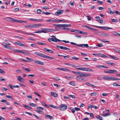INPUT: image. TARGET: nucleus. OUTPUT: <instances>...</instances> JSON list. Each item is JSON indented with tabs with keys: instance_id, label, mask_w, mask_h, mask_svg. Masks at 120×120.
<instances>
[{
	"instance_id": "f257e3e1",
	"label": "nucleus",
	"mask_w": 120,
	"mask_h": 120,
	"mask_svg": "<svg viewBox=\"0 0 120 120\" xmlns=\"http://www.w3.org/2000/svg\"><path fill=\"white\" fill-rule=\"evenodd\" d=\"M87 76V75H72L70 76H65L64 77L68 79L74 78L76 79L77 80L81 81L85 80V79H84L83 77H86Z\"/></svg>"
},
{
	"instance_id": "f03ea898",
	"label": "nucleus",
	"mask_w": 120,
	"mask_h": 120,
	"mask_svg": "<svg viewBox=\"0 0 120 120\" xmlns=\"http://www.w3.org/2000/svg\"><path fill=\"white\" fill-rule=\"evenodd\" d=\"M102 78L104 80H118L120 79L117 78L109 77L107 76H103L102 77Z\"/></svg>"
},
{
	"instance_id": "7ed1b4c3",
	"label": "nucleus",
	"mask_w": 120,
	"mask_h": 120,
	"mask_svg": "<svg viewBox=\"0 0 120 120\" xmlns=\"http://www.w3.org/2000/svg\"><path fill=\"white\" fill-rule=\"evenodd\" d=\"M70 43L71 44L73 45H77V46H79L83 48H84L85 47L87 48L88 47V45L87 44H77L76 43H74L73 42H71Z\"/></svg>"
},
{
	"instance_id": "20e7f679",
	"label": "nucleus",
	"mask_w": 120,
	"mask_h": 120,
	"mask_svg": "<svg viewBox=\"0 0 120 120\" xmlns=\"http://www.w3.org/2000/svg\"><path fill=\"white\" fill-rule=\"evenodd\" d=\"M14 44L15 45H17L20 46H23L24 47H27V46L26 45L23 44L19 41L15 42Z\"/></svg>"
},
{
	"instance_id": "39448f33",
	"label": "nucleus",
	"mask_w": 120,
	"mask_h": 120,
	"mask_svg": "<svg viewBox=\"0 0 120 120\" xmlns=\"http://www.w3.org/2000/svg\"><path fill=\"white\" fill-rule=\"evenodd\" d=\"M67 108V106L65 104L61 105L60 107V109L62 111H64Z\"/></svg>"
},
{
	"instance_id": "423d86ee",
	"label": "nucleus",
	"mask_w": 120,
	"mask_h": 120,
	"mask_svg": "<svg viewBox=\"0 0 120 120\" xmlns=\"http://www.w3.org/2000/svg\"><path fill=\"white\" fill-rule=\"evenodd\" d=\"M95 26L98 28L101 29H102L105 30H108L109 29H112L111 28L105 26Z\"/></svg>"
},
{
	"instance_id": "0eeeda50",
	"label": "nucleus",
	"mask_w": 120,
	"mask_h": 120,
	"mask_svg": "<svg viewBox=\"0 0 120 120\" xmlns=\"http://www.w3.org/2000/svg\"><path fill=\"white\" fill-rule=\"evenodd\" d=\"M56 46L57 48L60 49H62L67 50H70V49L67 47H65L58 45H56Z\"/></svg>"
},
{
	"instance_id": "6e6552de",
	"label": "nucleus",
	"mask_w": 120,
	"mask_h": 120,
	"mask_svg": "<svg viewBox=\"0 0 120 120\" xmlns=\"http://www.w3.org/2000/svg\"><path fill=\"white\" fill-rule=\"evenodd\" d=\"M48 40L49 41H53L55 42H57V41L60 42L61 40L58 39L57 38H55V39L53 38H50L48 39Z\"/></svg>"
},
{
	"instance_id": "1a4fd4ad",
	"label": "nucleus",
	"mask_w": 120,
	"mask_h": 120,
	"mask_svg": "<svg viewBox=\"0 0 120 120\" xmlns=\"http://www.w3.org/2000/svg\"><path fill=\"white\" fill-rule=\"evenodd\" d=\"M22 53L24 54V55H28L30 54V52L27 50H22Z\"/></svg>"
},
{
	"instance_id": "9d476101",
	"label": "nucleus",
	"mask_w": 120,
	"mask_h": 120,
	"mask_svg": "<svg viewBox=\"0 0 120 120\" xmlns=\"http://www.w3.org/2000/svg\"><path fill=\"white\" fill-rule=\"evenodd\" d=\"M63 11L62 10H58L55 13V14L56 15H58L63 13Z\"/></svg>"
},
{
	"instance_id": "9b49d317",
	"label": "nucleus",
	"mask_w": 120,
	"mask_h": 120,
	"mask_svg": "<svg viewBox=\"0 0 120 120\" xmlns=\"http://www.w3.org/2000/svg\"><path fill=\"white\" fill-rule=\"evenodd\" d=\"M34 62L39 65H44V62L37 60H34Z\"/></svg>"
},
{
	"instance_id": "f8f14e48",
	"label": "nucleus",
	"mask_w": 120,
	"mask_h": 120,
	"mask_svg": "<svg viewBox=\"0 0 120 120\" xmlns=\"http://www.w3.org/2000/svg\"><path fill=\"white\" fill-rule=\"evenodd\" d=\"M72 72L74 73V74L76 75H90L89 74H83L81 72H78L77 71H72Z\"/></svg>"
},
{
	"instance_id": "ddd939ff",
	"label": "nucleus",
	"mask_w": 120,
	"mask_h": 120,
	"mask_svg": "<svg viewBox=\"0 0 120 120\" xmlns=\"http://www.w3.org/2000/svg\"><path fill=\"white\" fill-rule=\"evenodd\" d=\"M56 69L59 70L66 71H70L69 69L65 68H57Z\"/></svg>"
},
{
	"instance_id": "4468645a",
	"label": "nucleus",
	"mask_w": 120,
	"mask_h": 120,
	"mask_svg": "<svg viewBox=\"0 0 120 120\" xmlns=\"http://www.w3.org/2000/svg\"><path fill=\"white\" fill-rule=\"evenodd\" d=\"M34 54L36 55H38L41 57H44L45 54L39 52H35Z\"/></svg>"
},
{
	"instance_id": "2eb2a0df",
	"label": "nucleus",
	"mask_w": 120,
	"mask_h": 120,
	"mask_svg": "<svg viewBox=\"0 0 120 120\" xmlns=\"http://www.w3.org/2000/svg\"><path fill=\"white\" fill-rule=\"evenodd\" d=\"M17 78L18 80L20 82H23L24 81V79L22 78L20 76H17Z\"/></svg>"
},
{
	"instance_id": "dca6fc26",
	"label": "nucleus",
	"mask_w": 120,
	"mask_h": 120,
	"mask_svg": "<svg viewBox=\"0 0 120 120\" xmlns=\"http://www.w3.org/2000/svg\"><path fill=\"white\" fill-rule=\"evenodd\" d=\"M33 25V28H35L37 27H40L41 24H32Z\"/></svg>"
},
{
	"instance_id": "f3484780",
	"label": "nucleus",
	"mask_w": 120,
	"mask_h": 120,
	"mask_svg": "<svg viewBox=\"0 0 120 120\" xmlns=\"http://www.w3.org/2000/svg\"><path fill=\"white\" fill-rule=\"evenodd\" d=\"M53 19H47L46 20V22H56L57 21V20L56 19H55L54 20H53Z\"/></svg>"
},
{
	"instance_id": "a211bd4d",
	"label": "nucleus",
	"mask_w": 120,
	"mask_h": 120,
	"mask_svg": "<svg viewBox=\"0 0 120 120\" xmlns=\"http://www.w3.org/2000/svg\"><path fill=\"white\" fill-rule=\"evenodd\" d=\"M51 95L53 97H56L58 96L57 94L55 92H51Z\"/></svg>"
},
{
	"instance_id": "6ab92c4d",
	"label": "nucleus",
	"mask_w": 120,
	"mask_h": 120,
	"mask_svg": "<svg viewBox=\"0 0 120 120\" xmlns=\"http://www.w3.org/2000/svg\"><path fill=\"white\" fill-rule=\"evenodd\" d=\"M92 70L90 68H83L82 71H91Z\"/></svg>"
},
{
	"instance_id": "aec40b11",
	"label": "nucleus",
	"mask_w": 120,
	"mask_h": 120,
	"mask_svg": "<svg viewBox=\"0 0 120 120\" xmlns=\"http://www.w3.org/2000/svg\"><path fill=\"white\" fill-rule=\"evenodd\" d=\"M109 73H112L113 74L117 73V71L115 70H109Z\"/></svg>"
},
{
	"instance_id": "412c9836",
	"label": "nucleus",
	"mask_w": 120,
	"mask_h": 120,
	"mask_svg": "<svg viewBox=\"0 0 120 120\" xmlns=\"http://www.w3.org/2000/svg\"><path fill=\"white\" fill-rule=\"evenodd\" d=\"M44 58H46L48 59H50V60H52L53 59V58L52 57H50L46 55H45L44 57Z\"/></svg>"
},
{
	"instance_id": "4be33fe9",
	"label": "nucleus",
	"mask_w": 120,
	"mask_h": 120,
	"mask_svg": "<svg viewBox=\"0 0 120 120\" xmlns=\"http://www.w3.org/2000/svg\"><path fill=\"white\" fill-rule=\"evenodd\" d=\"M22 33L26 34H28L29 35H32L34 36L35 34H32L30 33H27L26 32H22Z\"/></svg>"
},
{
	"instance_id": "5701e85b",
	"label": "nucleus",
	"mask_w": 120,
	"mask_h": 120,
	"mask_svg": "<svg viewBox=\"0 0 120 120\" xmlns=\"http://www.w3.org/2000/svg\"><path fill=\"white\" fill-rule=\"evenodd\" d=\"M25 27L26 28H33L32 24L26 25L25 26Z\"/></svg>"
},
{
	"instance_id": "b1692460",
	"label": "nucleus",
	"mask_w": 120,
	"mask_h": 120,
	"mask_svg": "<svg viewBox=\"0 0 120 120\" xmlns=\"http://www.w3.org/2000/svg\"><path fill=\"white\" fill-rule=\"evenodd\" d=\"M45 117L46 119L47 118H46V117H47L50 119H53V117L52 116L49 115H46L45 116Z\"/></svg>"
},
{
	"instance_id": "393cba45",
	"label": "nucleus",
	"mask_w": 120,
	"mask_h": 120,
	"mask_svg": "<svg viewBox=\"0 0 120 120\" xmlns=\"http://www.w3.org/2000/svg\"><path fill=\"white\" fill-rule=\"evenodd\" d=\"M90 30H94V31H96V32H94V34H98V30L95 29L94 28H92V27H91Z\"/></svg>"
},
{
	"instance_id": "a878e982",
	"label": "nucleus",
	"mask_w": 120,
	"mask_h": 120,
	"mask_svg": "<svg viewBox=\"0 0 120 120\" xmlns=\"http://www.w3.org/2000/svg\"><path fill=\"white\" fill-rule=\"evenodd\" d=\"M98 55L100 57H103L104 58H107V57L103 54L99 53L98 54Z\"/></svg>"
},
{
	"instance_id": "bb28decb",
	"label": "nucleus",
	"mask_w": 120,
	"mask_h": 120,
	"mask_svg": "<svg viewBox=\"0 0 120 120\" xmlns=\"http://www.w3.org/2000/svg\"><path fill=\"white\" fill-rule=\"evenodd\" d=\"M69 83L70 85H71L72 86H75V83L73 81L70 82Z\"/></svg>"
},
{
	"instance_id": "cd10ccee",
	"label": "nucleus",
	"mask_w": 120,
	"mask_h": 120,
	"mask_svg": "<svg viewBox=\"0 0 120 120\" xmlns=\"http://www.w3.org/2000/svg\"><path fill=\"white\" fill-rule=\"evenodd\" d=\"M22 105L24 107L27 108L30 110L32 109V108L31 107L28 105L24 104H23Z\"/></svg>"
},
{
	"instance_id": "c85d7f7f",
	"label": "nucleus",
	"mask_w": 120,
	"mask_h": 120,
	"mask_svg": "<svg viewBox=\"0 0 120 120\" xmlns=\"http://www.w3.org/2000/svg\"><path fill=\"white\" fill-rule=\"evenodd\" d=\"M2 45L4 46V47L7 48H9L8 47V45L6 43L3 42L2 44Z\"/></svg>"
},
{
	"instance_id": "c756f323",
	"label": "nucleus",
	"mask_w": 120,
	"mask_h": 120,
	"mask_svg": "<svg viewBox=\"0 0 120 120\" xmlns=\"http://www.w3.org/2000/svg\"><path fill=\"white\" fill-rule=\"evenodd\" d=\"M29 105L31 106L34 107H36L37 105L36 104L33 103H29Z\"/></svg>"
},
{
	"instance_id": "7c9ffc66",
	"label": "nucleus",
	"mask_w": 120,
	"mask_h": 120,
	"mask_svg": "<svg viewBox=\"0 0 120 120\" xmlns=\"http://www.w3.org/2000/svg\"><path fill=\"white\" fill-rule=\"evenodd\" d=\"M35 111L37 112H38V113L39 114H42L43 113V112L42 111L40 110H39L36 109L35 110Z\"/></svg>"
},
{
	"instance_id": "2f4dec72",
	"label": "nucleus",
	"mask_w": 120,
	"mask_h": 120,
	"mask_svg": "<svg viewBox=\"0 0 120 120\" xmlns=\"http://www.w3.org/2000/svg\"><path fill=\"white\" fill-rule=\"evenodd\" d=\"M10 21H13V22H17L18 21V20H16V19H13L12 18H11L10 19Z\"/></svg>"
},
{
	"instance_id": "473e14b6",
	"label": "nucleus",
	"mask_w": 120,
	"mask_h": 120,
	"mask_svg": "<svg viewBox=\"0 0 120 120\" xmlns=\"http://www.w3.org/2000/svg\"><path fill=\"white\" fill-rule=\"evenodd\" d=\"M109 56L112 58L113 59L116 60H117L119 59V58L118 57H116L114 56H112L111 55H110Z\"/></svg>"
},
{
	"instance_id": "72a5a7b5",
	"label": "nucleus",
	"mask_w": 120,
	"mask_h": 120,
	"mask_svg": "<svg viewBox=\"0 0 120 120\" xmlns=\"http://www.w3.org/2000/svg\"><path fill=\"white\" fill-rule=\"evenodd\" d=\"M26 59L28 60V62L29 61H34L32 58H30L28 57H26Z\"/></svg>"
},
{
	"instance_id": "f704fd0d",
	"label": "nucleus",
	"mask_w": 120,
	"mask_h": 120,
	"mask_svg": "<svg viewBox=\"0 0 120 120\" xmlns=\"http://www.w3.org/2000/svg\"><path fill=\"white\" fill-rule=\"evenodd\" d=\"M106 64L109 65H111L113 66H115V64L113 63L108 62L106 63Z\"/></svg>"
},
{
	"instance_id": "c9c22d12",
	"label": "nucleus",
	"mask_w": 120,
	"mask_h": 120,
	"mask_svg": "<svg viewBox=\"0 0 120 120\" xmlns=\"http://www.w3.org/2000/svg\"><path fill=\"white\" fill-rule=\"evenodd\" d=\"M43 29V30H42V31L44 32H43V33H47V28H44V29Z\"/></svg>"
},
{
	"instance_id": "e433bc0d",
	"label": "nucleus",
	"mask_w": 120,
	"mask_h": 120,
	"mask_svg": "<svg viewBox=\"0 0 120 120\" xmlns=\"http://www.w3.org/2000/svg\"><path fill=\"white\" fill-rule=\"evenodd\" d=\"M54 30L53 29H47V32H53L54 31Z\"/></svg>"
},
{
	"instance_id": "4c0bfd02",
	"label": "nucleus",
	"mask_w": 120,
	"mask_h": 120,
	"mask_svg": "<svg viewBox=\"0 0 120 120\" xmlns=\"http://www.w3.org/2000/svg\"><path fill=\"white\" fill-rule=\"evenodd\" d=\"M31 46L33 48H35L37 47V46L35 44H31Z\"/></svg>"
},
{
	"instance_id": "58836bf2",
	"label": "nucleus",
	"mask_w": 120,
	"mask_h": 120,
	"mask_svg": "<svg viewBox=\"0 0 120 120\" xmlns=\"http://www.w3.org/2000/svg\"><path fill=\"white\" fill-rule=\"evenodd\" d=\"M108 10L109 11H110L109 12V13L110 14H113L114 13V12L111 11V9L110 8H108Z\"/></svg>"
},
{
	"instance_id": "ea45409f",
	"label": "nucleus",
	"mask_w": 120,
	"mask_h": 120,
	"mask_svg": "<svg viewBox=\"0 0 120 120\" xmlns=\"http://www.w3.org/2000/svg\"><path fill=\"white\" fill-rule=\"evenodd\" d=\"M49 106L51 107L52 108H54L56 109L57 108V107L56 106H55L53 105H49Z\"/></svg>"
},
{
	"instance_id": "a19ab883",
	"label": "nucleus",
	"mask_w": 120,
	"mask_h": 120,
	"mask_svg": "<svg viewBox=\"0 0 120 120\" xmlns=\"http://www.w3.org/2000/svg\"><path fill=\"white\" fill-rule=\"evenodd\" d=\"M100 41L106 43V42H109V41H106L104 39H103L102 40H100Z\"/></svg>"
},
{
	"instance_id": "79ce46f5",
	"label": "nucleus",
	"mask_w": 120,
	"mask_h": 120,
	"mask_svg": "<svg viewBox=\"0 0 120 120\" xmlns=\"http://www.w3.org/2000/svg\"><path fill=\"white\" fill-rule=\"evenodd\" d=\"M96 118L98 119H99L100 120H102V118L99 116H97Z\"/></svg>"
},
{
	"instance_id": "37998d69",
	"label": "nucleus",
	"mask_w": 120,
	"mask_h": 120,
	"mask_svg": "<svg viewBox=\"0 0 120 120\" xmlns=\"http://www.w3.org/2000/svg\"><path fill=\"white\" fill-rule=\"evenodd\" d=\"M0 73H2V74H4L5 73V72L3 70L0 69Z\"/></svg>"
},
{
	"instance_id": "c03bdc74",
	"label": "nucleus",
	"mask_w": 120,
	"mask_h": 120,
	"mask_svg": "<svg viewBox=\"0 0 120 120\" xmlns=\"http://www.w3.org/2000/svg\"><path fill=\"white\" fill-rule=\"evenodd\" d=\"M41 104L43 105H45V107H48L47 106V105L43 101H41Z\"/></svg>"
},
{
	"instance_id": "a18cd8bd",
	"label": "nucleus",
	"mask_w": 120,
	"mask_h": 120,
	"mask_svg": "<svg viewBox=\"0 0 120 120\" xmlns=\"http://www.w3.org/2000/svg\"><path fill=\"white\" fill-rule=\"evenodd\" d=\"M42 13L46 15H48L50 14L51 13H50L49 12H45L44 11H42Z\"/></svg>"
},
{
	"instance_id": "49530a36",
	"label": "nucleus",
	"mask_w": 120,
	"mask_h": 120,
	"mask_svg": "<svg viewBox=\"0 0 120 120\" xmlns=\"http://www.w3.org/2000/svg\"><path fill=\"white\" fill-rule=\"evenodd\" d=\"M33 115L37 119H41L40 117H38L35 114H33Z\"/></svg>"
},
{
	"instance_id": "de8ad7c7",
	"label": "nucleus",
	"mask_w": 120,
	"mask_h": 120,
	"mask_svg": "<svg viewBox=\"0 0 120 120\" xmlns=\"http://www.w3.org/2000/svg\"><path fill=\"white\" fill-rule=\"evenodd\" d=\"M71 58L72 59L75 60H77L79 59V58H77L75 56L72 57Z\"/></svg>"
},
{
	"instance_id": "09e8293b",
	"label": "nucleus",
	"mask_w": 120,
	"mask_h": 120,
	"mask_svg": "<svg viewBox=\"0 0 120 120\" xmlns=\"http://www.w3.org/2000/svg\"><path fill=\"white\" fill-rule=\"evenodd\" d=\"M8 86L10 87L11 89H13V88L14 87V86H13L11 84H9L8 85Z\"/></svg>"
},
{
	"instance_id": "8fccbe9b",
	"label": "nucleus",
	"mask_w": 120,
	"mask_h": 120,
	"mask_svg": "<svg viewBox=\"0 0 120 120\" xmlns=\"http://www.w3.org/2000/svg\"><path fill=\"white\" fill-rule=\"evenodd\" d=\"M102 35H103V36H105V37H108L109 36V35L108 34H106L105 33H103L102 34Z\"/></svg>"
},
{
	"instance_id": "3c124183",
	"label": "nucleus",
	"mask_w": 120,
	"mask_h": 120,
	"mask_svg": "<svg viewBox=\"0 0 120 120\" xmlns=\"http://www.w3.org/2000/svg\"><path fill=\"white\" fill-rule=\"evenodd\" d=\"M44 32L42 31V30H38L37 31L34 32V33H41Z\"/></svg>"
},
{
	"instance_id": "603ef678",
	"label": "nucleus",
	"mask_w": 120,
	"mask_h": 120,
	"mask_svg": "<svg viewBox=\"0 0 120 120\" xmlns=\"http://www.w3.org/2000/svg\"><path fill=\"white\" fill-rule=\"evenodd\" d=\"M87 19L89 21H90L91 20L92 18L90 16L87 15Z\"/></svg>"
},
{
	"instance_id": "864d4df0",
	"label": "nucleus",
	"mask_w": 120,
	"mask_h": 120,
	"mask_svg": "<svg viewBox=\"0 0 120 120\" xmlns=\"http://www.w3.org/2000/svg\"><path fill=\"white\" fill-rule=\"evenodd\" d=\"M23 69L26 71H27L28 72H29L30 71V70L29 68H24Z\"/></svg>"
},
{
	"instance_id": "5fc2aeb1",
	"label": "nucleus",
	"mask_w": 120,
	"mask_h": 120,
	"mask_svg": "<svg viewBox=\"0 0 120 120\" xmlns=\"http://www.w3.org/2000/svg\"><path fill=\"white\" fill-rule=\"evenodd\" d=\"M42 8L43 9H45L48 10L49 9V8L47 6H43Z\"/></svg>"
},
{
	"instance_id": "6e6d98bb",
	"label": "nucleus",
	"mask_w": 120,
	"mask_h": 120,
	"mask_svg": "<svg viewBox=\"0 0 120 120\" xmlns=\"http://www.w3.org/2000/svg\"><path fill=\"white\" fill-rule=\"evenodd\" d=\"M37 11L38 13L41 14V12L42 11L41 9H38L37 10Z\"/></svg>"
},
{
	"instance_id": "4d7b16f0",
	"label": "nucleus",
	"mask_w": 120,
	"mask_h": 120,
	"mask_svg": "<svg viewBox=\"0 0 120 120\" xmlns=\"http://www.w3.org/2000/svg\"><path fill=\"white\" fill-rule=\"evenodd\" d=\"M111 21L114 22H117V19H111Z\"/></svg>"
},
{
	"instance_id": "13d9d810",
	"label": "nucleus",
	"mask_w": 120,
	"mask_h": 120,
	"mask_svg": "<svg viewBox=\"0 0 120 120\" xmlns=\"http://www.w3.org/2000/svg\"><path fill=\"white\" fill-rule=\"evenodd\" d=\"M103 21V20L101 19H100L99 20H97V21L101 23H102Z\"/></svg>"
},
{
	"instance_id": "bf43d9fd",
	"label": "nucleus",
	"mask_w": 120,
	"mask_h": 120,
	"mask_svg": "<svg viewBox=\"0 0 120 120\" xmlns=\"http://www.w3.org/2000/svg\"><path fill=\"white\" fill-rule=\"evenodd\" d=\"M6 97L7 98H11V99H12V97L11 96H10V95H6Z\"/></svg>"
},
{
	"instance_id": "052dcab7",
	"label": "nucleus",
	"mask_w": 120,
	"mask_h": 120,
	"mask_svg": "<svg viewBox=\"0 0 120 120\" xmlns=\"http://www.w3.org/2000/svg\"><path fill=\"white\" fill-rule=\"evenodd\" d=\"M37 108L38 109H40L41 110H43L44 109V108L40 106H38L37 107Z\"/></svg>"
},
{
	"instance_id": "680f3d73",
	"label": "nucleus",
	"mask_w": 120,
	"mask_h": 120,
	"mask_svg": "<svg viewBox=\"0 0 120 120\" xmlns=\"http://www.w3.org/2000/svg\"><path fill=\"white\" fill-rule=\"evenodd\" d=\"M1 101L3 103H6L7 102V101L5 99H2Z\"/></svg>"
},
{
	"instance_id": "e2e57ef3",
	"label": "nucleus",
	"mask_w": 120,
	"mask_h": 120,
	"mask_svg": "<svg viewBox=\"0 0 120 120\" xmlns=\"http://www.w3.org/2000/svg\"><path fill=\"white\" fill-rule=\"evenodd\" d=\"M96 20L97 21V20H99L100 19V17L99 16H97L95 18Z\"/></svg>"
},
{
	"instance_id": "0e129e2a",
	"label": "nucleus",
	"mask_w": 120,
	"mask_h": 120,
	"mask_svg": "<svg viewBox=\"0 0 120 120\" xmlns=\"http://www.w3.org/2000/svg\"><path fill=\"white\" fill-rule=\"evenodd\" d=\"M65 27H69L71 26V24H64Z\"/></svg>"
},
{
	"instance_id": "69168bd1",
	"label": "nucleus",
	"mask_w": 120,
	"mask_h": 120,
	"mask_svg": "<svg viewBox=\"0 0 120 120\" xmlns=\"http://www.w3.org/2000/svg\"><path fill=\"white\" fill-rule=\"evenodd\" d=\"M93 106L91 105L90 104L88 105V107L89 109H92Z\"/></svg>"
},
{
	"instance_id": "338daca9",
	"label": "nucleus",
	"mask_w": 120,
	"mask_h": 120,
	"mask_svg": "<svg viewBox=\"0 0 120 120\" xmlns=\"http://www.w3.org/2000/svg\"><path fill=\"white\" fill-rule=\"evenodd\" d=\"M84 27L85 28H86L87 29H89L90 30V29L91 28V27H90L89 26H87L86 25H85V26H84Z\"/></svg>"
},
{
	"instance_id": "774afa93",
	"label": "nucleus",
	"mask_w": 120,
	"mask_h": 120,
	"mask_svg": "<svg viewBox=\"0 0 120 120\" xmlns=\"http://www.w3.org/2000/svg\"><path fill=\"white\" fill-rule=\"evenodd\" d=\"M103 46V44L102 43H99L98 44V46L99 47H101Z\"/></svg>"
}]
</instances>
